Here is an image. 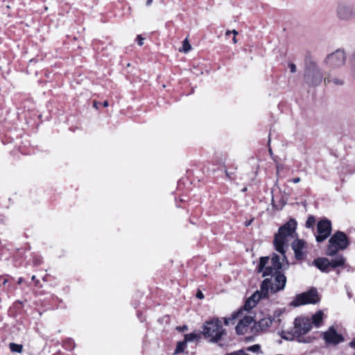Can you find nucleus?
<instances>
[{
	"instance_id": "obj_1",
	"label": "nucleus",
	"mask_w": 355,
	"mask_h": 355,
	"mask_svg": "<svg viewBox=\"0 0 355 355\" xmlns=\"http://www.w3.org/2000/svg\"><path fill=\"white\" fill-rule=\"evenodd\" d=\"M297 222L295 219H290L286 223L279 228L275 234L273 243L275 250L280 254H284L291 242L295 240Z\"/></svg>"
},
{
	"instance_id": "obj_2",
	"label": "nucleus",
	"mask_w": 355,
	"mask_h": 355,
	"mask_svg": "<svg viewBox=\"0 0 355 355\" xmlns=\"http://www.w3.org/2000/svg\"><path fill=\"white\" fill-rule=\"evenodd\" d=\"M288 268V261L284 253L281 255L273 254L271 258L261 257L258 271L262 272L263 276L265 277L280 272V270H286Z\"/></svg>"
},
{
	"instance_id": "obj_3",
	"label": "nucleus",
	"mask_w": 355,
	"mask_h": 355,
	"mask_svg": "<svg viewBox=\"0 0 355 355\" xmlns=\"http://www.w3.org/2000/svg\"><path fill=\"white\" fill-rule=\"evenodd\" d=\"M335 17L340 22L355 19V3L352 0H338L334 9Z\"/></svg>"
},
{
	"instance_id": "obj_4",
	"label": "nucleus",
	"mask_w": 355,
	"mask_h": 355,
	"mask_svg": "<svg viewBox=\"0 0 355 355\" xmlns=\"http://www.w3.org/2000/svg\"><path fill=\"white\" fill-rule=\"evenodd\" d=\"M286 277L282 272L272 275L270 278L265 279L261 285V292L268 297V293H276L284 289Z\"/></svg>"
},
{
	"instance_id": "obj_5",
	"label": "nucleus",
	"mask_w": 355,
	"mask_h": 355,
	"mask_svg": "<svg viewBox=\"0 0 355 355\" xmlns=\"http://www.w3.org/2000/svg\"><path fill=\"white\" fill-rule=\"evenodd\" d=\"M349 245V241L347 235L343 232L338 231L329 239L326 254L334 256L338 251L346 249Z\"/></svg>"
},
{
	"instance_id": "obj_6",
	"label": "nucleus",
	"mask_w": 355,
	"mask_h": 355,
	"mask_svg": "<svg viewBox=\"0 0 355 355\" xmlns=\"http://www.w3.org/2000/svg\"><path fill=\"white\" fill-rule=\"evenodd\" d=\"M203 334L205 338H209L211 342L215 343L225 334V330L223 328L221 321L216 318L205 323Z\"/></svg>"
},
{
	"instance_id": "obj_7",
	"label": "nucleus",
	"mask_w": 355,
	"mask_h": 355,
	"mask_svg": "<svg viewBox=\"0 0 355 355\" xmlns=\"http://www.w3.org/2000/svg\"><path fill=\"white\" fill-rule=\"evenodd\" d=\"M324 80L320 68L315 62H310L304 73V80L307 85L316 87Z\"/></svg>"
},
{
	"instance_id": "obj_8",
	"label": "nucleus",
	"mask_w": 355,
	"mask_h": 355,
	"mask_svg": "<svg viewBox=\"0 0 355 355\" xmlns=\"http://www.w3.org/2000/svg\"><path fill=\"white\" fill-rule=\"evenodd\" d=\"M319 301L317 290L311 288L307 292L297 295L291 302V305L293 306H299L306 304H315Z\"/></svg>"
},
{
	"instance_id": "obj_9",
	"label": "nucleus",
	"mask_w": 355,
	"mask_h": 355,
	"mask_svg": "<svg viewBox=\"0 0 355 355\" xmlns=\"http://www.w3.org/2000/svg\"><path fill=\"white\" fill-rule=\"evenodd\" d=\"M346 54L343 50L338 49L329 54L324 60V62L332 69L340 68L345 65Z\"/></svg>"
},
{
	"instance_id": "obj_10",
	"label": "nucleus",
	"mask_w": 355,
	"mask_h": 355,
	"mask_svg": "<svg viewBox=\"0 0 355 355\" xmlns=\"http://www.w3.org/2000/svg\"><path fill=\"white\" fill-rule=\"evenodd\" d=\"M312 328L311 320L306 317H299L294 321V327L292 337L300 338L307 334Z\"/></svg>"
},
{
	"instance_id": "obj_11",
	"label": "nucleus",
	"mask_w": 355,
	"mask_h": 355,
	"mask_svg": "<svg viewBox=\"0 0 355 355\" xmlns=\"http://www.w3.org/2000/svg\"><path fill=\"white\" fill-rule=\"evenodd\" d=\"M331 232V223L327 219L320 220L317 224V234L315 239L320 243L327 239Z\"/></svg>"
},
{
	"instance_id": "obj_12",
	"label": "nucleus",
	"mask_w": 355,
	"mask_h": 355,
	"mask_svg": "<svg viewBox=\"0 0 355 355\" xmlns=\"http://www.w3.org/2000/svg\"><path fill=\"white\" fill-rule=\"evenodd\" d=\"M292 249L297 260H302L306 256V243L302 239H295L292 243Z\"/></svg>"
},
{
	"instance_id": "obj_13",
	"label": "nucleus",
	"mask_w": 355,
	"mask_h": 355,
	"mask_svg": "<svg viewBox=\"0 0 355 355\" xmlns=\"http://www.w3.org/2000/svg\"><path fill=\"white\" fill-rule=\"evenodd\" d=\"M282 313L283 311L282 309L275 310L272 316H269L261 319L259 321V326L261 328H267L272 325L273 323L279 325L282 322L281 316Z\"/></svg>"
},
{
	"instance_id": "obj_14",
	"label": "nucleus",
	"mask_w": 355,
	"mask_h": 355,
	"mask_svg": "<svg viewBox=\"0 0 355 355\" xmlns=\"http://www.w3.org/2000/svg\"><path fill=\"white\" fill-rule=\"evenodd\" d=\"M266 297V295H263V293L261 292V288H260V291L255 292L245 301V304L243 306V310H251L257 305V304L261 298H264Z\"/></svg>"
},
{
	"instance_id": "obj_15",
	"label": "nucleus",
	"mask_w": 355,
	"mask_h": 355,
	"mask_svg": "<svg viewBox=\"0 0 355 355\" xmlns=\"http://www.w3.org/2000/svg\"><path fill=\"white\" fill-rule=\"evenodd\" d=\"M324 339L327 343L337 345L343 341L342 335L338 334L333 327H330L324 334Z\"/></svg>"
},
{
	"instance_id": "obj_16",
	"label": "nucleus",
	"mask_w": 355,
	"mask_h": 355,
	"mask_svg": "<svg viewBox=\"0 0 355 355\" xmlns=\"http://www.w3.org/2000/svg\"><path fill=\"white\" fill-rule=\"evenodd\" d=\"M253 322V318L251 315H245L241 319L236 326V331L238 334L243 335L246 332L248 326Z\"/></svg>"
},
{
	"instance_id": "obj_17",
	"label": "nucleus",
	"mask_w": 355,
	"mask_h": 355,
	"mask_svg": "<svg viewBox=\"0 0 355 355\" xmlns=\"http://www.w3.org/2000/svg\"><path fill=\"white\" fill-rule=\"evenodd\" d=\"M311 265L315 266L322 272H328V268L330 267V261L327 258L318 257L313 261Z\"/></svg>"
},
{
	"instance_id": "obj_18",
	"label": "nucleus",
	"mask_w": 355,
	"mask_h": 355,
	"mask_svg": "<svg viewBox=\"0 0 355 355\" xmlns=\"http://www.w3.org/2000/svg\"><path fill=\"white\" fill-rule=\"evenodd\" d=\"M324 82L325 85L332 84L334 86H343L345 83V80L340 76L328 74L324 77Z\"/></svg>"
},
{
	"instance_id": "obj_19",
	"label": "nucleus",
	"mask_w": 355,
	"mask_h": 355,
	"mask_svg": "<svg viewBox=\"0 0 355 355\" xmlns=\"http://www.w3.org/2000/svg\"><path fill=\"white\" fill-rule=\"evenodd\" d=\"M349 76L355 81V51L350 55L349 60Z\"/></svg>"
},
{
	"instance_id": "obj_20",
	"label": "nucleus",
	"mask_w": 355,
	"mask_h": 355,
	"mask_svg": "<svg viewBox=\"0 0 355 355\" xmlns=\"http://www.w3.org/2000/svg\"><path fill=\"white\" fill-rule=\"evenodd\" d=\"M345 263V259L342 255H338L330 261V266L336 268L344 266Z\"/></svg>"
},
{
	"instance_id": "obj_21",
	"label": "nucleus",
	"mask_w": 355,
	"mask_h": 355,
	"mask_svg": "<svg viewBox=\"0 0 355 355\" xmlns=\"http://www.w3.org/2000/svg\"><path fill=\"white\" fill-rule=\"evenodd\" d=\"M312 322L311 324H313L316 327H318L320 326V324L322 322L323 320V312L322 311H317L313 316H312Z\"/></svg>"
},
{
	"instance_id": "obj_22",
	"label": "nucleus",
	"mask_w": 355,
	"mask_h": 355,
	"mask_svg": "<svg viewBox=\"0 0 355 355\" xmlns=\"http://www.w3.org/2000/svg\"><path fill=\"white\" fill-rule=\"evenodd\" d=\"M243 310H239L237 312H234L232 313L230 318H224V322L226 325H229L230 324L234 323V320L242 314Z\"/></svg>"
},
{
	"instance_id": "obj_23",
	"label": "nucleus",
	"mask_w": 355,
	"mask_h": 355,
	"mask_svg": "<svg viewBox=\"0 0 355 355\" xmlns=\"http://www.w3.org/2000/svg\"><path fill=\"white\" fill-rule=\"evenodd\" d=\"M10 349L12 352L21 353L22 352L23 346L16 343H10Z\"/></svg>"
},
{
	"instance_id": "obj_24",
	"label": "nucleus",
	"mask_w": 355,
	"mask_h": 355,
	"mask_svg": "<svg viewBox=\"0 0 355 355\" xmlns=\"http://www.w3.org/2000/svg\"><path fill=\"white\" fill-rule=\"evenodd\" d=\"M315 218L313 216H309L306 222V227L307 228H313L315 224Z\"/></svg>"
},
{
	"instance_id": "obj_25",
	"label": "nucleus",
	"mask_w": 355,
	"mask_h": 355,
	"mask_svg": "<svg viewBox=\"0 0 355 355\" xmlns=\"http://www.w3.org/2000/svg\"><path fill=\"white\" fill-rule=\"evenodd\" d=\"M187 345V343L184 340L182 342H179L177 345V347L175 349V353H182L184 352Z\"/></svg>"
},
{
	"instance_id": "obj_26",
	"label": "nucleus",
	"mask_w": 355,
	"mask_h": 355,
	"mask_svg": "<svg viewBox=\"0 0 355 355\" xmlns=\"http://www.w3.org/2000/svg\"><path fill=\"white\" fill-rule=\"evenodd\" d=\"M197 338H198V335L194 333L188 334L184 335V341L186 343L192 342Z\"/></svg>"
},
{
	"instance_id": "obj_27",
	"label": "nucleus",
	"mask_w": 355,
	"mask_h": 355,
	"mask_svg": "<svg viewBox=\"0 0 355 355\" xmlns=\"http://www.w3.org/2000/svg\"><path fill=\"white\" fill-rule=\"evenodd\" d=\"M191 46L187 40V38H186L183 42H182V49L180 50L184 53H187L190 51Z\"/></svg>"
},
{
	"instance_id": "obj_28",
	"label": "nucleus",
	"mask_w": 355,
	"mask_h": 355,
	"mask_svg": "<svg viewBox=\"0 0 355 355\" xmlns=\"http://www.w3.org/2000/svg\"><path fill=\"white\" fill-rule=\"evenodd\" d=\"M247 351L258 353L261 351V346L258 344L248 347Z\"/></svg>"
},
{
	"instance_id": "obj_29",
	"label": "nucleus",
	"mask_w": 355,
	"mask_h": 355,
	"mask_svg": "<svg viewBox=\"0 0 355 355\" xmlns=\"http://www.w3.org/2000/svg\"><path fill=\"white\" fill-rule=\"evenodd\" d=\"M226 355H248V354L245 352V350L240 349V350H237V351L231 352V353L227 354Z\"/></svg>"
},
{
	"instance_id": "obj_30",
	"label": "nucleus",
	"mask_w": 355,
	"mask_h": 355,
	"mask_svg": "<svg viewBox=\"0 0 355 355\" xmlns=\"http://www.w3.org/2000/svg\"><path fill=\"white\" fill-rule=\"evenodd\" d=\"M137 40L138 44L139 46H142L144 44V38L142 37L141 35H137Z\"/></svg>"
},
{
	"instance_id": "obj_31",
	"label": "nucleus",
	"mask_w": 355,
	"mask_h": 355,
	"mask_svg": "<svg viewBox=\"0 0 355 355\" xmlns=\"http://www.w3.org/2000/svg\"><path fill=\"white\" fill-rule=\"evenodd\" d=\"M42 263V259L40 257H35L33 259V263L35 266H39Z\"/></svg>"
},
{
	"instance_id": "obj_32",
	"label": "nucleus",
	"mask_w": 355,
	"mask_h": 355,
	"mask_svg": "<svg viewBox=\"0 0 355 355\" xmlns=\"http://www.w3.org/2000/svg\"><path fill=\"white\" fill-rule=\"evenodd\" d=\"M289 68L291 73H295L296 72V66L293 63L289 64Z\"/></svg>"
},
{
	"instance_id": "obj_33",
	"label": "nucleus",
	"mask_w": 355,
	"mask_h": 355,
	"mask_svg": "<svg viewBox=\"0 0 355 355\" xmlns=\"http://www.w3.org/2000/svg\"><path fill=\"white\" fill-rule=\"evenodd\" d=\"M300 180H300V178L297 177V178H293L291 181H292L293 183H295V184H296V183L300 182Z\"/></svg>"
},
{
	"instance_id": "obj_34",
	"label": "nucleus",
	"mask_w": 355,
	"mask_h": 355,
	"mask_svg": "<svg viewBox=\"0 0 355 355\" xmlns=\"http://www.w3.org/2000/svg\"><path fill=\"white\" fill-rule=\"evenodd\" d=\"M178 329L180 331H184L187 329V327L186 325H184L182 327H178Z\"/></svg>"
},
{
	"instance_id": "obj_35",
	"label": "nucleus",
	"mask_w": 355,
	"mask_h": 355,
	"mask_svg": "<svg viewBox=\"0 0 355 355\" xmlns=\"http://www.w3.org/2000/svg\"><path fill=\"white\" fill-rule=\"evenodd\" d=\"M349 346L355 349V338L349 343Z\"/></svg>"
},
{
	"instance_id": "obj_36",
	"label": "nucleus",
	"mask_w": 355,
	"mask_h": 355,
	"mask_svg": "<svg viewBox=\"0 0 355 355\" xmlns=\"http://www.w3.org/2000/svg\"><path fill=\"white\" fill-rule=\"evenodd\" d=\"M196 296L198 298H200V299L203 298V294L200 291L198 292Z\"/></svg>"
},
{
	"instance_id": "obj_37",
	"label": "nucleus",
	"mask_w": 355,
	"mask_h": 355,
	"mask_svg": "<svg viewBox=\"0 0 355 355\" xmlns=\"http://www.w3.org/2000/svg\"><path fill=\"white\" fill-rule=\"evenodd\" d=\"M231 32L234 36H236L238 35V32L236 30L231 31Z\"/></svg>"
},
{
	"instance_id": "obj_38",
	"label": "nucleus",
	"mask_w": 355,
	"mask_h": 355,
	"mask_svg": "<svg viewBox=\"0 0 355 355\" xmlns=\"http://www.w3.org/2000/svg\"><path fill=\"white\" fill-rule=\"evenodd\" d=\"M153 2V0H147L146 4V6H150Z\"/></svg>"
},
{
	"instance_id": "obj_39",
	"label": "nucleus",
	"mask_w": 355,
	"mask_h": 355,
	"mask_svg": "<svg viewBox=\"0 0 355 355\" xmlns=\"http://www.w3.org/2000/svg\"><path fill=\"white\" fill-rule=\"evenodd\" d=\"M232 42H233L234 44H236L237 43V40H236V36L233 37Z\"/></svg>"
},
{
	"instance_id": "obj_40",
	"label": "nucleus",
	"mask_w": 355,
	"mask_h": 355,
	"mask_svg": "<svg viewBox=\"0 0 355 355\" xmlns=\"http://www.w3.org/2000/svg\"><path fill=\"white\" fill-rule=\"evenodd\" d=\"M232 33L231 31H227L225 33V36L228 37Z\"/></svg>"
},
{
	"instance_id": "obj_41",
	"label": "nucleus",
	"mask_w": 355,
	"mask_h": 355,
	"mask_svg": "<svg viewBox=\"0 0 355 355\" xmlns=\"http://www.w3.org/2000/svg\"><path fill=\"white\" fill-rule=\"evenodd\" d=\"M23 282V279L21 277H20L18 281H17V284H21Z\"/></svg>"
},
{
	"instance_id": "obj_42",
	"label": "nucleus",
	"mask_w": 355,
	"mask_h": 355,
	"mask_svg": "<svg viewBox=\"0 0 355 355\" xmlns=\"http://www.w3.org/2000/svg\"><path fill=\"white\" fill-rule=\"evenodd\" d=\"M103 105L104 107H107L108 106V102L107 101H105L103 102Z\"/></svg>"
},
{
	"instance_id": "obj_43",
	"label": "nucleus",
	"mask_w": 355,
	"mask_h": 355,
	"mask_svg": "<svg viewBox=\"0 0 355 355\" xmlns=\"http://www.w3.org/2000/svg\"><path fill=\"white\" fill-rule=\"evenodd\" d=\"M250 224H251V220H250V221L247 222V223H245V225H246V226H248V225H250Z\"/></svg>"
},
{
	"instance_id": "obj_44",
	"label": "nucleus",
	"mask_w": 355,
	"mask_h": 355,
	"mask_svg": "<svg viewBox=\"0 0 355 355\" xmlns=\"http://www.w3.org/2000/svg\"><path fill=\"white\" fill-rule=\"evenodd\" d=\"M35 279H36V277H35V275L32 276L31 279H32L33 281H35Z\"/></svg>"
},
{
	"instance_id": "obj_45",
	"label": "nucleus",
	"mask_w": 355,
	"mask_h": 355,
	"mask_svg": "<svg viewBox=\"0 0 355 355\" xmlns=\"http://www.w3.org/2000/svg\"><path fill=\"white\" fill-rule=\"evenodd\" d=\"M246 191V188H244V189H243V191Z\"/></svg>"
},
{
	"instance_id": "obj_46",
	"label": "nucleus",
	"mask_w": 355,
	"mask_h": 355,
	"mask_svg": "<svg viewBox=\"0 0 355 355\" xmlns=\"http://www.w3.org/2000/svg\"><path fill=\"white\" fill-rule=\"evenodd\" d=\"M354 355H355V353H354Z\"/></svg>"
}]
</instances>
